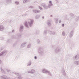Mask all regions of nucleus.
Here are the masks:
<instances>
[{
  "label": "nucleus",
  "instance_id": "nucleus-1",
  "mask_svg": "<svg viewBox=\"0 0 79 79\" xmlns=\"http://www.w3.org/2000/svg\"><path fill=\"white\" fill-rule=\"evenodd\" d=\"M5 69L6 71H7L8 73L9 74H11V73H13L14 74L16 75V76H18L19 77H21V75L15 72V71H13L11 72V71L10 70L8 69Z\"/></svg>",
  "mask_w": 79,
  "mask_h": 79
},
{
  "label": "nucleus",
  "instance_id": "nucleus-2",
  "mask_svg": "<svg viewBox=\"0 0 79 79\" xmlns=\"http://www.w3.org/2000/svg\"><path fill=\"white\" fill-rule=\"evenodd\" d=\"M8 50H4L0 53V57H1V56H5V55L8 53Z\"/></svg>",
  "mask_w": 79,
  "mask_h": 79
},
{
  "label": "nucleus",
  "instance_id": "nucleus-3",
  "mask_svg": "<svg viewBox=\"0 0 79 79\" xmlns=\"http://www.w3.org/2000/svg\"><path fill=\"white\" fill-rule=\"evenodd\" d=\"M42 72L43 73H44V74H48L49 76H52V75L51 73V72H50L49 71H48L45 69H43Z\"/></svg>",
  "mask_w": 79,
  "mask_h": 79
},
{
  "label": "nucleus",
  "instance_id": "nucleus-4",
  "mask_svg": "<svg viewBox=\"0 0 79 79\" xmlns=\"http://www.w3.org/2000/svg\"><path fill=\"white\" fill-rule=\"evenodd\" d=\"M28 23L30 27H31V26H32V25H33L34 20L32 19H30L28 20Z\"/></svg>",
  "mask_w": 79,
  "mask_h": 79
},
{
  "label": "nucleus",
  "instance_id": "nucleus-5",
  "mask_svg": "<svg viewBox=\"0 0 79 79\" xmlns=\"http://www.w3.org/2000/svg\"><path fill=\"white\" fill-rule=\"evenodd\" d=\"M38 53H39L40 55H43V54H44L43 48H40L38 50Z\"/></svg>",
  "mask_w": 79,
  "mask_h": 79
},
{
  "label": "nucleus",
  "instance_id": "nucleus-6",
  "mask_svg": "<svg viewBox=\"0 0 79 79\" xmlns=\"http://www.w3.org/2000/svg\"><path fill=\"white\" fill-rule=\"evenodd\" d=\"M61 48L59 47H57L54 50V52H55V53H59V52H61Z\"/></svg>",
  "mask_w": 79,
  "mask_h": 79
},
{
  "label": "nucleus",
  "instance_id": "nucleus-7",
  "mask_svg": "<svg viewBox=\"0 0 79 79\" xmlns=\"http://www.w3.org/2000/svg\"><path fill=\"white\" fill-rule=\"evenodd\" d=\"M41 6L43 7L44 8V9H48V6L46 4L43 3L41 4Z\"/></svg>",
  "mask_w": 79,
  "mask_h": 79
},
{
  "label": "nucleus",
  "instance_id": "nucleus-8",
  "mask_svg": "<svg viewBox=\"0 0 79 79\" xmlns=\"http://www.w3.org/2000/svg\"><path fill=\"white\" fill-rule=\"evenodd\" d=\"M46 24L48 26H52L51 21L50 20H48L46 22Z\"/></svg>",
  "mask_w": 79,
  "mask_h": 79
},
{
  "label": "nucleus",
  "instance_id": "nucleus-9",
  "mask_svg": "<svg viewBox=\"0 0 79 79\" xmlns=\"http://www.w3.org/2000/svg\"><path fill=\"white\" fill-rule=\"evenodd\" d=\"M52 2L51 1H49V3L48 4V8H50L53 5V4H52Z\"/></svg>",
  "mask_w": 79,
  "mask_h": 79
},
{
  "label": "nucleus",
  "instance_id": "nucleus-10",
  "mask_svg": "<svg viewBox=\"0 0 79 79\" xmlns=\"http://www.w3.org/2000/svg\"><path fill=\"white\" fill-rule=\"evenodd\" d=\"M61 72L64 76H66V72H65V70H64V68H63L62 69Z\"/></svg>",
  "mask_w": 79,
  "mask_h": 79
},
{
  "label": "nucleus",
  "instance_id": "nucleus-11",
  "mask_svg": "<svg viewBox=\"0 0 79 79\" xmlns=\"http://www.w3.org/2000/svg\"><path fill=\"white\" fill-rule=\"evenodd\" d=\"M24 29V26L23 25H20V28L19 29V31L20 32H23V29Z\"/></svg>",
  "mask_w": 79,
  "mask_h": 79
},
{
  "label": "nucleus",
  "instance_id": "nucleus-12",
  "mask_svg": "<svg viewBox=\"0 0 79 79\" xmlns=\"http://www.w3.org/2000/svg\"><path fill=\"white\" fill-rule=\"evenodd\" d=\"M33 11L34 13H39L41 12L40 10H33Z\"/></svg>",
  "mask_w": 79,
  "mask_h": 79
},
{
  "label": "nucleus",
  "instance_id": "nucleus-13",
  "mask_svg": "<svg viewBox=\"0 0 79 79\" xmlns=\"http://www.w3.org/2000/svg\"><path fill=\"white\" fill-rule=\"evenodd\" d=\"M35 71L34 69H32L31 71H28V73L29 74H34V73H35Z\"/></svg>",
  "mask_w": 79,
  "mask_h": 79
},
{
  "label": "nucleus",
  "instance_id": "nucleus-14",
  "mask_svg": "<svg viewBox=\"0 0 79 79\" xmlns=\"http://www.w3.org/2000/svg\"><path fill=\"white\" fill-rule=\"evenodd\" d=\"M79 58V55H77L75 56H74L73 57L74 60H78Z\"/></svg>",
  "mask_w": 79,
  "mask_h": 79
},
{
  "label": "nucleus",
  "instance_id": "nucleus-15",
  "mask_svg": "<svg viewBox=\"0 0 79 79\" xmlns=\"http://www.w3.org/2000/svg\"><path fill=\"white\" fill-rule=\"evenodd\" d=\"M4 29H5V27H4L3 25H0V31H3V30H4Z\"/></svg>",
  "mask_w": 79,
  "mask_h": 79
},
{
  "label": "nucleus",
  "instance_id": "nucleus-16",
  "mask_svg": "<svg viewBox=\"0 0 79 79\" xmlns=\"http://www.w3.org/2000/svg\"><path fill=\"white\" fill-rule=\"evenodd\" d=\"M74 34V31L73 30L71 31L69 34L70 37H72L73 36V34Z\"/></svg>",
  "mask_w": 79,
  "mask_h": 79
},
{
  "label": "nucleus",
  "instance_id": "nucleus-17",
  "mask_svg": "<svg viewBox=\"0 0 79 79\" xmlns=\"http://www.w3.org/2000/svg\"><path fill=\"white\" fill-rule=\"evenodd\" d=\"M0 70L1 72L3 73H4V74H6V71H5V70H4L3 69V68L2 67L0 68Z\"/></svg>",
  "mask_w": 79,
  "mask_h": 79
},
{
  "label": "nucleus",
  "instance_id": "nucleus-18",
  "mask_svg": "<svg viewBox=\"0 0 79 79\" xmlns=\"http://www.w3.org/2000/svg\"><path fill=\"white\" fill-rule=\"evenodd\" d=\"M32 65V61H30L27 64V66H30Z\"/></svg>",
  "mask_w": 79,
  "mask_h": 79
},
{
  "label": "nucleus",
  "instance_id": "nucleus-19",
  "mask_svg": "<svg viewBox=\"0 0 79 79\" xmlns=\"http://www.w3.org/2000/svg\"><path fill=\"white\" fill-rule=\"evenodd\" d=\"M6 75H3L1 76V79H6Z\"/></svg>",
  "mask_w": 79,
  "mask_h": 79
},
{
  "label": "nucleus",
  "instance_id": "nucleus-20",
  "mask_svg": "<svg viewBox=\"0 0 79 79\" xmlns=\"http://www.w3.org/2000/svg\"><path fill=\"white\" fill-rule=\"evenodd\" d=\"M11 1H12V0H6V2L7 3L9 4L11 3Z\"/></svg>",
  "mask_w": 79,
  "mask_h": 79
},
{
  "label": "nucleus",
  "instance_id": "nucleus-21",
  "mask_svg": "<svg viewBox=\"0 0 79 79\" xmlns=\"http://www.w3.org/2000/svg\"><path fill=\"white\" fill-rule=\"evenodd\" d=\"M47 30H45L44 31V32H43V35L44 36H45V35H47Z\"/></svg>",
  "mask_w": 79,
  "mask_h": 79
},
{
  "label": "nucleus",
  "instance_id": "nucleus-22",
  "mask_svg": "<svg viewBox=\"0 0 79 79\" xmlns=\"http://www.w3.org/2000/svg\"><path fill=\"white\" fill-rule=\"evenodd\" d=\"M24 24L26 27H27V28H29V25H28V23L27 22H25Z\"/></svg>",
  "mask_w": 79,
  "mask_h": 79
},
{
  "label": "nucleus",
  "instance_id": "nucleus-23",
  "mask_svg": "<svg viewBox=\"0 0 79 79\" xmlns=\"http://www.w3.org/2000/svg\"><path fill=\"white\" fill-rule=\"evenodd\" d=\"M27 2H29V0H23V3H26Z\"/></svg>",
  "mask_w": 79,
  "mask_h": 79
},
{
  "label": "nucleus",
  "instance_id": "nucleus-24",
  "mask_svg": "<svg viewBox=\"0 0 79 79\" xmlns=\"http://www.w3.org/2000/svg\"><path fill=\"white\" fill-rule=\"evenodd\" d=\"M74 63L76 65H79V61H75Z\"/></svg>",
  "mask_w": 79,
  "mask_h": 79
},
{
  "label": "nucleus",
  "instance_id": "nucleus-25",
  "mask_svg": "<svg viewBox=\"0 0 79 79\" xmlns=\"http://www.w3.org/2000/svg\"><path fill=\"white\" fill-rule=\"evenodd\" d=\"M55 22L56 24H58V19H55Z\"/></svg>",
  "mask_w": 79,
  "mask_h": 79
},
{
  "label": "nucleus",
  "instance_id": "nucleus-26",
  "mask_svg": "<svg viewBox=\"0 0 79 79\" xmlns=\"http://www.w3.org/2000/svg\"><path fill=\"white\" fill-rule=\"evenodd\" d=\"M31 43H29L27 46V48H29L31 47Z\"/></svg>",
  "mask_w": 79,
  "mask_h": 79
},
{
  "label": "nucleus",
  "instance_id": "nucleus-27",
  "mask_svg": "<svg viewBox=\"0 0 79 79\" xmlns=\"http://www.w3.org/2000/svg\"><path fill=\"white\" fill-rule=\"evenodd\" d=\"M62 35H63V36L64 37L65 35H66V33H65V32L63 31L62 33Z\"/></svg>",
  "mask_w": 79,
  "mask_h": 79
},
{
  "label": "nucleus",
  "instance_id": "nucleus-28",
  "mask_svg": "<svg viewBox=\"0 0 79 79\" xmlns=\"http://www.w3.org/2000/svg\"><path fill=\"white\" fill-rule=\"evenodd\" d=\"M17 36L18 37H20L21 36V35L20 33H18L17 34Z\"/></svg>",
  "mask_w": 79,
  "mask_h": 79
},
{
  "label": "nucleus",
  "instance_id": "nucleus-29",
  "mask_svg": "<svg viewBox=\"0 0 79 79\" xmlns=\"http://www.w3.org/2000/svg\"><path fill=\"white\" fill-rule=\"evenodd\" d=\"M24 47H25V45H24V44H22L21 46L20 47L21 48H24Z\"/></svg>",
  "mask_w": 79,
  "mask_h": 79
},
{
  "label": "nucleus",
  "instance_id": "nucleus-30",
  "mask_svg": "<svg viewBox=\"0 0 79 79\" xmlns=\"http://www.w3.org/2000/svg\"><path fill=\"white\" fill-rule=\"evenodd\" d=\"M15 3L16 4V5H19V2H18V1H15Z\"/></svg>",
  "mask_w": 79,
  "mask_h": 79
},
{
  "label": "nucleus",
  "instance_id": "nucleus-31",
  "mask_svg": "<svg viewBox=\"0 0 79 79\" xmlns=\"http://www.w3.org/2000/svg\"><path fill=\"white\" fill-rule=\"evenodd\" d=\"M48 32L49 34H50V35H52V31H49Z\"/></svg>",
  "mask_w": 79,
  "mask_h": 79
},
{
  "label": "nucleus",
  "instance_id": "nucleus-32",
  "mask_svg": "<svg viewBox=\"0 0 79 79\" xmlns=\"http://www.w3.org/2000/svg\"><path fill=\"white\" fill-rule=\"evenodd\" d=\"M7 42H11V39L7 40Z\"/></svg>",
  "mask_w": 79,
  "mask_h": 79
},
{
  "label": "nucleus",
  "instance_id": "nucleus-33",
  "mask_svg": "<svg viewBox=\"0 0 79 79\" xmlns=\"http://www.w3.org/2000/svg\"><path fill=\"white\" fill-rule=\"evenodd\" d=\"M37 41L38 43V44H40V40L39 39H37Z\"/></svg>",
  "mask_w": 79,
  "mask_h": 79
},
{
  "label": "nucleus",
  "instance_id": "nucleus-34",
  "mask_svg": "<svg viewBox=\"0 0 79 79\" xmlns=\"http://www.w3.org/2000/svg\"><path fill=\"white\" fill-rule=\"evenodd\" d=\"M55 34H56V33H55V31L52 32V35H55Z\"/></svg>",
  "mask_w": 79,
  "mask_h": 79
},
{
  "label": "nucleus",
  "instance_id": "nucleus-35",
  "mask_svg": "<svg viewBox=\"0 0 79 79\" xmlns=\"http://www.w3.org/2000/svg\"><path fill=\"white\" fill-rule=\"evenodd\" d=\"M70 16H74V14L72 13H71L69 14Z\"/></svg>",
  "mask_w": 79,
  "mask_h": 79
},
{
  "label": "nucleus",
  "instance_id": "nucleus-36",
  "mask_svg": "<svg viewBox=\"0 0 79 79\" xmlns=\"http://www.w3.org/2000/svg\"><path fill=\"white\" fill-rule=\"evenodd\" d=\"M22 44H23L24 45H26V44H27V42H24L22 43Z\"/></svg>",
  "mask_w": 79,
  "mask_h": 79
},
{
  "label": "nucleus",
  "instance_id": "nucleus-37",
  "mask_svg": "<svg viewBox=\"0 0 79 79\" xmlns=\"http://www.w3.org/2000/svg\"><path fill=\"white\" fill-rule=\"evenodd\" d=\"M2 50H3V48L2 47L0 48V52H2Z\"/></svg>",
  "mask_w": 79,
  "mask_h": 79
},
{
  "label": "nucleus",
  "instance_id": "nucleus-38",
  "mask_svg": "<svg viewBox=\"0 0 79 79\" xmlns=\"http://www.w3.org/2000/svg\"><path fill=\"white\" fill-rule=\"evenodd\" d=\"M39 17H40V15H38L36 16V19H37V18H39Z\"/></svg>",
  "mask_w": 79,
  "mask_h": 79
},
{
  "label": "nucleus",
  "instance_id": "nucleus-39",
  "mask_svg": "<svg viewBox=\"0 0 79 79\" xmlns=\"http://www.w3.org/2000/svg\"><path fill=\"white\" fill-rule=\"evenodd\" d=\"M4 40V38L2 37L0 38V40Z\"/></svg>",
  "mask_w": 79,
  "mask_h": 79
},
{
  "label": "nucleus",
  "instance_id": "nucleus-40",
  "mask_svg": "<svg viewBox=\"0 0 79 79\" xmlns=\"http://www.w3.org/2000/svg\"><path fill=\"white\" fill-rule=\"evenodd\" d=\"M6 79H11V78H10V77H8L6 76Z\"/></svg>",
  "mask_w": 79,
  "mask_h": 79
},
{
  "label": "nucleus",
  "instance_id": "nucleus-41",
  "mask_svg": "<svg viewBox=\"0 0 79 79\" xmlns=\"http://www.w3.org/2000/svg\"><path fill=\"white\" fill-rule=\"evenodd\" d=\"M39 9H40V10H42L43 8H42L39 6Z\"/></svg>",
  "mask_w": 79,
  "mask_h": 79
},
{
  "label": "nucleus",
  "instance_id": "nucleus-42",
  "mask_svg": "<svg viewBox=\"0 0 79 79\" xmlns=\"http://www.w3.org/2000/svg\"><path fill=\"white\" fill-rule=\"evenodd\" d=\"M34 58L35 60H37V56H35L34 57Z\"/></svg>",
  "mask_w": 79,
  "mask_h": 79
},
{
  "label": "nucleus",
  "instance_id": "nucleus-43",
  "mask_svg": "<svg viewBox=\"0 0 79 79\" xmlns=\"http://www.w3.org/2000/svg\"><path fill=\"white\" fill-rule=\"evenodd\" d=\"M51 48H54L55 47V46L54 45H52L51 47Z\"/></svg>",
  "mask_w": 79,
  "mask_h": 79
},
{
  "label": "nucleus",
  "instance_id": "nucleus-44",
  "mask_svg": "<svg viewBox=\"0 0 79 79\" xmlns=\"http://www.w3.org/2000/svg\"><path fill=\"white\" fill-rule=\"evenodd\" d=\"M17 79H23V77H18Z\"/></svg>",
  "mask_w": 79,
  "mask_h": 79
},
{
  "label": "nucleus",
  "instance_id": "nucleus-45",
  "mask_svg": "<svg viewBox=\"0 0 79 79\" xmlns=\"http://www.w3.org/2000/svg\"><path fill=\"white\" fill-rule=\"evenodd\" d=\"M59 23H61V20H60L59 22Z\"/></svg>",
  "mask_w": 79,
  "mask_h": 79
},
{
  "label": "nucleus",
  "instance_id": "nucleus-46",
  "mask_svg": "<svg viewBox=\"0 0 79 79\" xmlns=\"http://www.w3.org/2000/svg\"><path fill=\"white\" fill-rule=\"evenodd\" d=\"M64 24H62V27H64Z\"/></svg>",
  "mask_w": 79,
  "mask_h": 79
},
{
  "label": "nucleus",
  "instance_id": "nucleus-47",
  "mask_svg": "<svg viewBox=\"0 0 79 79\" xmlns=\"http://www.w3.org/2000/svg\"><path fill=\"white\" fill-rule=\"evenodd\" d=\"M14 31H15V30H13L12 31V32H14Z\"/></svg>",
  "mask_w": 79,
  "mask_h": 79
},
{
  "label": "nucleus",
  "instance_id": "nucleus-48",
  "mask_svg": "<svg viewBox=\"0 0 79 79\" xmlns=\"http://www.w3.org/2000/svg\"><path fill=\"white\" fill-rule=\"evenodd\" d=\"M2 63V61H1V60L0 59V64H1Z\"/></svg>",
  "mask_w": 79,
  "mask_h": 79
},
{
  "label": "nucleus",
  "instance_id": "nucleus-49",
  "mask_svg": "<svg viewBox=\"0 0 79 79\" xmlns=\"http://www.w3.org/2000/svg\"><path fill=\"white\" fill-rule=\"evenodd\" d=\"M50 17H53V16L52 15H50Z\"/></svg>",
  "mask_w": 79,
  "mask_h": 79
},
{
  "label": "nucleus",
  "instance_id": "nucleus-50",
  "mask_svg": "<svg viewBox=\"0 0 79 79\" xmlns=\"http://www.w3.org/2000/svg\"><path fill=\"white\" fill-rule=\"evenodd\" d=\"M43 19H44V17H42Z\"/></svg>",
  "mask_w": 79,
  "mask_h": 79
},
{
  "label": "nucleus",
  "instance_id": "nucleus-51",
  "mask_svg": "<svg viewBox=\"0 0 79 79\" xmlns=\"http://www.w3.org/2000/svg\"><path fill=\"white\" fill-rule=\"evenodd\" d=\"M15 39H16V38H15Z\"/></svg>",
  "mask_w": 79,
  "mask_h": 79
}]
</instances>
